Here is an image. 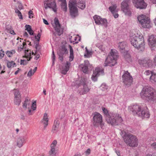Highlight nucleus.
<instances>
[{
    "label": "nucleus",
    "instance_id": "63",
    "mask_svg": "<svg viewBox=\"0 0 156 156\" xmlns=\"http://www.w3.org/2000/svg\"><path fill=\"white\" fill-rule=\"evenodd\" d=\"M15 12L17 13V14H18V13H20V12L19 11V10L18 9H16V10H15Z\"/></svg>",
    "mask_w": 156,
    "mask_h": 156
},
{
    "label": "nucleus",
    "instance_id": "39",
    "mask_svg": "<svg viewBox=\"0 0 156 156\" xmlns=\"http://www.w3.org/2000/svg\"><path fill=\"white\" fill-rule=\"evenodd\" d=\"M57 144V141L55 140H54L51 144V148H53L55 149V147Z\"/></svg>",
    "mask_w": 156,
    "mask_h": 156
},
{
    "label": "nucleus",
    "instance_id": "21",
    "mask_svg": "<svg viewBox=\"0 0 156 156\" xmlns=\"http://www.w3.org/2000/svg\"><path fill=\"white\" fill-rule=\"evenodd\" d=\"M91 65L90 64L88 60H85L84 64H82L80 66V67L82 71L84 73H86L88 71L89 67H91Z\"/></svg>",
    "mask_w": 156,
    "mask_h": 156
},
{
    "label": "nucleus",
    "instance_id": "1",
    "mask_svg": "<svg viewBox=\"0 0 156 156\" xmlns=\"http://www.w3.org/2000/svg\"><path fill=\"white\" fill-rule=\"evenodd\" d=\"M129 40L131 44L140 51L145 48V42L143 35L139 31L133 33L130 35Z\"/></svg>",
    "mask_w": 156,
    "mask_h": 156
},
{
    "label": "nucleus",
    "instance_id": "45",
    "mask_svg": "<svg viewBox=\"0 0 156 156\" xmlns=\"http://www.w3.org/2000/svg\"><path fill=\"white\" fill-rule=\"evenodd\" d=\"M35 38L37 40L39 41L40 40V39L41 37V34L40 33H38L37 36H35Z\"/></svg>",
    "mask_w": 156,
    "mask_h": 156
},
{
    "label": "nucleus",
    "instance_id": "8",
    "mask_svg": "<svg viewBox=\"0 0 156 156\" xmlns=\"http://www.w3.org/2000/svg\"><path fill=\"white\" fill-rule=\"evenodd\" d=\"M88 79L87 78H82L80 80H77L76 81V86L77 87H79L81 86H83V87L82 90L80 92V94H84L87 93L90 90L87 85Z\"/></svg>",
    "mask_w": 156,
    "mask_h": 156
},
{
    "label": "nucleus",
    "instance_id": "56",
    "mask_svg": "<svg viewBox=\"0 0 156 156\" xmlns=\"http://www.w3.org/2000/svg\"><path fill=\"white\" fill-rule=\"evenodd\" d=\"M9 32L11 34L14 35L15 34L14 33V32L13 30H10L9 31Z\"/></svg>",
    "mask_w": 156,
    "mask_h": 156
},
{
    "label": "nucleus",
    "instance_id": "55",
    "mask_svg": "<svg viewBox=\"0 0 156 156\" xmlns=\"http://www.w3.org/2000/svg\"><path fill=\"white\" fill-rule=\"evenodd\" d=\"M28 32L30 35H32L34 34V32L32 29L30 30L29 31H28Z\"/></svg>",
    "mask_w": 156,
    "mask_h": 156
},
{
    "label": "nucleus",
    "instance_id": "5",
    "mask_svg": "<svg viewBox=\"0 0 156 156\" xmlns=\"http://www.w3.org/2000/svg\"><path fill=\"white\" fill-rule=\"evenodd\" d=\"M141 98L148 101L156 100V91L151 87L144 88L140 93Z\"/></svg>",
    "mask_w": 156,
    "mask_h": 156
},
{
    "label": "nucleus",
    "instance_id": "57",
    "mask_svg": "<svg viewBox=\"0 0 156 156\" xmlns=\"http://www.w3.org/2000/svg\"><path fill=\"white\" fill-rule=\"evenodd\" d=\"M43 22L45 24L47 25L48 24V22L46 20H45L44 19H43Z\"/></svg>",
    "mask_w": 156,
    "mask_h": 156
},
{
    "label": "nucleus",
    "instance_id": "7",
    "mask_svg": "<svg viewBox=\"0 0 156 156\" xmlns=\"http://www.w3.org/2000/svg\"><path fill=\"white\" fill-rule=\"evenodd\" d=\"M123 138L124 142L129 146L133 147L137 146L138 140L136 136L131 134L126 133Z\"/></svg>",
    "mask_w": 156,
    "mask_h": 156
},
{
    "label": "nucleus",
    "instance_id": "15",
    "mask_svg": "<svg viewBox=\"0 0 156 156\" xmlns=\"http://www.w3.org/2000/svg\"><path fill=\"white\" fill-rule=\"evenodd\" d=\"M95 22L98 25H101L102 26L105 27H107L108 26L107 20L105 19H102L100 16L95 15L93 16Z\"/></svg>",
    "mask_w": 156,
    "mask_h": 156
},
{
    "label": "nucleus",
    "instance_id": "58",
    "mask_svg": "<svg viewBox=\"0 0 156 156\" xmlns=\"http://www.w3.org/2000/svg\"><path fill=\"white\" fill-rule=\"evenodd\" d=\"M23 36H24L26 37H28V35L27 33L26 32H24L23 33Z\"/></svg>",
    "mask_w": 156,
    "mask_h": 156
},
{
    "label": "nucleus",
    "instance_id": "60",
    "mask_svg": "<svg viewBox=\"0 0 156 156\" xmlns=\"http://www.w3.org/2000/svg\"><path fill=\"white\" fill-rule=\"evenodd\" d=\"M20 70V69L18 68L17 70H16L15 73V75H17L18 73L19 72V71Z\"/></svg>",
    "mask_w": 156,
    "mask_h": 156
},
{
    "label": "nucleus",
    "instance_id": "28",
    "mask_svg": "<svg viewBox=\"0 0 156 156\" xmlns=\"http://www.w3.org/2000/svg\"><path fill=\"white\" fill-rule=\"evenodd\" d=\"M61 2V8L63 11L66 12L67 10V4L66 0H59Z\"/></svg>",
    "mask_w": 156,
    "mask_h": 156
},
{
    "label": "nucleus",
    "instance_id": "40",
    "mask_svg": "<svg viewBox=\"0 0 156 156\" xmlns=\"http://www.w3.org/2000/svg\"><path fill=\"white\" fill-rule=\"evenodd\" d=\"M31 58V57H30L29 59L27 60H21L20 61V64L25 65H26L29 61L30 60Z\"/></svg>",
    "mask_w": 156,
    "mask_h": 156
},
{
    "label": "nucleus",
    "instance_id": "50",
    "mask_svg": "<svg viewBox=\"0 0 156 156\" xmlns=\"http://www.w3.org/2000/svg\"><path fill=\"white\" fill-rule=\"evenodd\" d=\"M98 48L102 51H104L105 50V48L102 45H101L100 46H98Z\"/></svg>",
    "mask_w": 156,
    "mask_h": 156
},
{
    "label": "nucleus",
    "instance_id": "14",
    "mask_svg": "<svg viewBox=\"0 0 156 156\" xmlns=\"http://www.w3.org/2000/svg\"><path fill=\"white\" fill-rule=\"evenodd\" d=\"M123 82L126 86H129L133 82V78L127 71H125L122 76Z\"/></svg>",
    "mask_w": 156,
    "mask_h": 156
},
{
    "label": "nucleus",
    "instance_id": "27",
    "mask_svg": "<svg viewBox=\"0 0 156 156\" xmlns=\"http://www.w3.org/2000/svg\"><path fill=\"white\" fill-rule=\"evenodd\" d=\"M67 53V49L65 46L64 45L62 46L59 50L57 51V53H59L63 55L66 54Z\"/></svg>",
    "mask_w": 156,
    "mask_h": 156
},
{
    "label": "nucleus",
    "instance_id": "29",
    "mask_svg": "<svg viewBox=\"0 0 156 156\" xmlns=\"http://www.w3.org/2000/svg\"><path fill=\"white\" fill-rule=\"evenodd\" d=\"M109 10L112 13L114 12H117L118 11L117 9V6L116 4H113L112 6L109 7Z\"/></svg>",
    "mask_w": 156,
    "mask_h": 156
},
{
    "label": "nucleus",
    "instance_id": "52",
    "mask_svg": "<svg viewBox=\"0 0 156 156\" xmlns=\"http://www.w3.org/2000/svg\"><path fill=\"white\" fill-rule=\"evenodd\" d=\"M90 153V149L89 148L87 149L85 152V153L86 155H89Z\"/></svg>",
    "mask_w": 156,
    "mask_h": 156
},
{
    "label": "nucleus",
    "instance_id": "37",
    "mask_svg": "<svg viewBox=\"0 0 156 156\" xmlns=\"http://www.w3.org/2000/svg\"><path fill=\"white\" fill-rule=\"evenodd\" d=\"M56 152L55 149L53 148H51L49 152V154L50 156H57Z\"/></svg>",
    "mask_w": 156,
    "mask_h": 156
},
{
    "label": "nucleus",
    "instance_id": "2",
    "mask_svg": "<svg viewBox=\"0 0 156 156\" xmlns=\"http://www.w3.org/2000/svg\"><path fill=\"white\" fill-rule=\"evenodd\" d=\"M128 110L133 114L136 115L142 118H148L150 116L149 111L147 108H144L141 104H134L128 107Z\"/></svg>",
    "mask_w": 156,
    "mask_h": 156
},
{
    "label": "nucleus",
    "instance_id": "51",
    "mask_svg": "<svg viewBox=\"0 0 156 156\" xmlns=\"http://www.w3.org/2000/svg\"><path fill=\"white\" fill-rule=\"evenodd\" d=\"M112 13V14L113 16L115 18H117L119 16L117 12H114V13Z\"/></svg>",
    "mask_w": 156,
    "mask_h": 156
},
{
    "label": "nucleus",
    "instance_id": "35",
    "mask_svg": "<svg viewBox=\"0 0 156 156\" xmlns=\"http://www.w3.org/2000/svg\"><path fill=\"white\" fill-rule=\"evenodd\" d=\"M21 97H14V103L16 105H19L21 103Z\"/></svg>",
    "mask_w": 156,
    "mask_h": 156
},
{
    "label": "nucleus",
    "instance_id": "4",
    "mask_svg": "<svg viewBox=\"0 0 156 156\" xmlns=\"http://www.w3.org/2000/svg\"><path fill=\"white\" fill-rule=\"evenodd\" d=\"M103 113L105 115V118L108 123L112 125H118L122 121L121 116L117 113H108L107 110L104 107L102 108Z\"/></svg>",
    "mask_w": 156,
    "mask_h": 156
},
{
    "label": "nucleus",
    "instance_id": "38",
    "mask_svg": "<svg viewBox=\"0 0 156 156\" xmlns=\"http://www.w3.org/2000/svg\"><path fill=\"white\" fill-rule=\"evenodd\" d=\"M126 45L125 42H120L118 44V48L120 50H123L125 48Z\"/></svg>",
    "mask_w": 156,
    "mask_h": 156
},
{
    "label": "nucleus",
    "instance_id": "48",
    "mask_svg": "<svg viewBox=\"0 0 156 156\" xmlns=\"http://www.w3.org/2000/svg\"><path fill=\"white\" fill-rule=\"evenodd\" d=\"M4 51L1 50L0 51V58H1L3 57L4 54Z\"/></svg>",
    "mask_w": 156,
    "mask_h": 156
},
{
    "label": "nucleus",
    "instance_id": "10",
    "mask_svg": "<svg viewBox=\"0 0 156 156\" xmlns=\"http://www.w3.org/2000/svg\"><path fill=\"white\" fill-rule=\"evenodd\" d=\"M44 8L45 10L50 9L55 13L57 11V7L55 0H44Z\"/></svg>",
    "mask_w": 156,
    "mask_h": 156
},
{
    "label": "nucleus",
    "instance_id": "18",
    "mask_svg": "<svg viewBox=\"0 0 156 156\" xmlns=\"http://www.w3.org/2000/svg\"><path fill=\"white\" fill-rule=\"evenodd\" d=\"M103 73V70L101 67L96 68L94 71L91 77L92 80L94 81H96L97 80L98 77L99 75L102 74Z\"/></svg>",
    "mask_w": 156,
    "mask_h": 156
},
{
    "label": "nucleus",
    "instance_id": "33",
    "mask_svg": "<svg viewBox=\"0 0 156 156\" xmlns=\"http://www.w3.org/2000/svg\"><path fill=\"white\" fill-rule=\"evenodd\" d=\"M108 86L105 83H102L100 87V89L103 91L106 92L108 89Z\"/></svg>",
    "mask_w": 156,
    "mask_h": 156
},
{
    "label": "nucleus",
    "instance_id": "54",
    "mask_svg": "<svg viewBox=\"0 0 156 156\" xmlns=\"http://www.w3.org/2000/svg\"><path fill=\"white\" fill-rule=\"evenodd\" d=\"M18 14V16H19V17L20 19H23V16H22V14L21 13V12L20 13H19L18 14Z\"/></svg>",
    "mask_w": 156,
    "mask_h": 156
},
{
    "label": "nucleus",
    "instance_id": "36",
    "mask_svg": "<svg viewBox=\"0 0 156 156\" xmlns=\"http://www.w3.org/2000/svg\"><path fill=\"white\" fill-rule=\"evenodd\" d=\"M16 53L15 50H12L11 51H6V54L7 56L9 57H12V55Z\"/></svg>",
    "mask_w": 156,
    "mask_h": 156
},
{
    "label": "nucleus",
    "instance_id": "30",
    "mask_svg": "<svg viewBox=\"0 0 156 156\" xmlns=\"http://www.w3.org/2000/svg\"><path fill=\"white\" fill-rule=\"evenodd\" d=\"M150 81L152 83H156V73H152L150 77Z\"/></svg>",
    "mask_w": 156,
    "mask_h": 156
},
{
    "label": "nucleus",
    "instance_id": "25",
    "mask_svg": "<svg viewBox=\"0 0 156 156\" xmlns=\"http://www.w3.org/2000/svg\"><path fill=\"white\" fill-rule=\"evenodd\" d=\"M18 45V49L19 51H21L23 48L26 45V43L22 39V40H20L17 43Z\"/></svg>",
    "mask_w": 156,
    "mask_h": 156
},
{
    "label": "nucleus",
    "instance_id": "9",
    "mask_svg": "<svg viewBox=\"0 0 156 156\" xmlns=\"http://www.w3.org/2000/svg\"><path fill=\"white\" fill-rule=\"evenodd\" d=\"M138 23L144 28H149L151 27L150 19L145 15L141 14L137 17Z\"/></svg>",
    "mask_w": 156,
    "mask_h": 156
},
{
    "label": "nucleus",
    "instance_id": "34",
    "mask_svg": "<svg viewBox=\"0 0 156 156\" xmlns=\"http://www.w3.org/2000/svg\"><path fill=\"white\" fill-rule=\"evenodd\" d=\"M7 66L8 68H11L16 66V64L12 61H8L7 62Z\"/></svg>",
    "mask_w": 156,
    "mask_h": 156
},
{
    "label": "nucleus",
    "instance_id": "11",
    "mask_svg": "<svg viewBox=\"0 0 156 156\" xmlns=\"http://www.w3.org/2000/svg\"><path fill=\"white\" fill-rule=\"evenodd\" d=\"M130 3V0H124L121 3V10L125 15L130 16L131 15V12L129 6Z\"/></svg>",
    "mask_w": 156,
    "mask_h": 156
},
{
    "label": "nucleus",
    "instance_id": "64",
    "mask_svg": "<svg viewBox=\"0 0 156 156\" xmlns=\"http://www.w3.org/2000/svg\"><path fill=\"white\" fill-rule=\"evenodd\" d=\"M150 1L154 4L156 3V0H150Z\"/></svg>",
    "mask_w": 156,
    "mask_h": 156
},
{
    "label": "nucleus",
    "instance_id": "13",
    "mask_svg": "<svg viewBox=\"0 0 156 156\" xmlns=\"http://www.w3.org/2000/svg\"><path fill=\"white\" fill-rule=\"evenodd\" d=\"M30 101L27 99H26L23 103V106L25 109L27 108L28 109L29 114L31 115L33 114V111L35 110L36 109V102L34 101L33 102L31 105H30Z\"/></svg>",
    "mask_w": 156,
    "mask_h": 156
},
{
    "label": "nucleus",
    "instance_id": "31",
    "mask_svg": "<svg viewBox=\"0 0 156 156\" xmlns=\"http://www.w3.org/2000/svg\"><path fill=\"white\" fill-rule=\"evenodd\" d=\"M37 69V67H35L33 70L32 69H30L27 74V76L28 77H30L34 75V73L36 71Z\"/></svg>",
    "mask_w": 156,
    "mask_h": 156
},
{
    "label": "nucleus",
    "instance_id": "17",
    "mask_svg": "<svg viewBox=\"0 0 156 156\" xmlns=\"http://www.w3.org/2000/svg\"><path fill=\"white\" fill-rule=\"evenodd\" d=\"M148 44L152 51L156 50V36L151 35L148 39Z\"/></svg>",
    "mask_w": 156,
    "mask_h": 156
},
{
    "label": "nucleus",
    "instance_id": "20",
    "mask_svg": "<svg viewBox=\"0 0 156 156\" xmlns=\"http://www.w3.org/2000/svg\"><path fill=\"white\" fill-rule=\"evenodd\" d=\"M138 62L141 66L146 67H149L152 64L151 60L148 58L140 59L138 60Z\"/></svg>",
    "mask_w": 156,
    "mask_h": 156
},
{
    "label": "nucleus",
    "instance_id": "3",
    "mask_svg": "<svg viewBox=\"0 0 156 156\" xmlns=\"http://www.w3.org/2000/svg\"><path fill=\"white\" fill-rule=\"evenodd\" d=\"M81 9H84L86 7L85 1L84 0H70L69 2V7L70 14L73 17L78 15V10L76 6Z\"/></svg>",
    "mask_w": 156,
    "mask_h": 156
},
{
    "label": "nucleus",
    "instance_id": "49",
    "mask_svg": "<svg viewBox=\"0 0 156 156\" xmlns=\"http://www.w3.org/2000/svg\"><path fill=\"white\" fill-rule=\"evenodd\" d=\"M59 56V58L60 60L62 61L63 59V55L60 54L59 53H57Z\"/></svg>",
    "mask_w": 156,
    "mask_h": 156
},
{
    "label": "nucleus",
    "instance_id": "59",
    "mask_svg": "<svg viewBox=\"0 0 156 156\" xmlns=\"http://www.w3.org/2000/svg\"><path fill=\"white\" fill-rule=\"evenodd\" d=\"M40 57V55L39 54L36 55L35 57V59L36 60H37Z\"/></svg>",
    "mask_w": 156,
    "mask_h": 156
},
{
    "label": "nucleus",
    "instance_id": "53",
    "mask_svg": "<svg viewBox=\"0 0 156 156\" xmlns=\"http://www.w3.org/2000/svg\"><path fill=\"white\" fill-rule=\"evenodd\" d=\"M18 8L20 10L23 9V6L21 3H19Z\"/></svg>",
    "mask_w": 156,
    "mask_h": 156
},
{
    "label": "nucleus",
    "instance_id": "23",
    "mask_svg": "<svg viewBox=\"0 0 156 156\" xmlns=\"http://www.w3.org/2000/svg\"><path fill=\"white\" fill-rule=\"evenodd\" d=\"M41 121L44 126V128L45 129L48 125V114L47 113H44Z\"/></svg>",
    "mask_w": 156,
    "mask_h": 156
},
{
    "label": "nucleus",
    "instance_id": "61",
    "mask_svg": "<svg viewBox=\"0 0 156 156\" xmlns=\"http://www.w3.org/2000/svg\"><path fill=\"white\" fill-rule=\"evenodd\" d=\"M154 63L155 65L156 66V55H155L154 59Z\"/></svg>",
    "mask_w": 156,
    "mask_h": 156
},
{
    "label": "nucleus",
    "instance_id": "32",
    "mask_svg": "<svg viewBox=\"0 0 156 156\" xmlns=\"http://www.w3.org/2000/svg\"><path fill=\"white\" fill-rule=\"evenodd\" d=\"M70 49V55L69 57V60L70 61H72L74 58L73 50L72 47L70 46H69Z\"/></svg>",
    "mask_w": 156,
    "mask_h": 156
},
{
    "label": "nucleus",
    "instance_id": "41",
    "mask_svg": "<svg viewBox=\"0 0 156 156\" xmlns=\"http://www.w3.org/2000/svg\"><path fill=\"white\" fill-rule=\"evenodd\" d=\"M14 97H21L20 93L18 90L16 89L14 90Z\"/></svg>",
    "mask_w": 156,
    "mask_h": 156
},
{
    "label": "nucleus",
    "instance_id": "12",
    "mask_svg": "<svg viewBox=\"0 0 156 156\" xmlns=\"http://www.w3.org/2000/svg\"><path fill=\"white\" fill-rule=\"evenodd\" d=\"M94 115L93 125L95 126H98L100 125L101 127L102 128L104 124L102 123V118L101 115L97 112H95Z\"/></svg>",
    "mask_w": 156,
    "mask_h": 156
},
{
    "label": "nucleus",
    "instance_id": "19",
    "mask_svg": "<svg viewBox=\"0 0 156 156\" xmlns=\"http://www.w3.org/2000/svg\"><path fill=\"white\" fill-rule=\"evenodd\" d=\"M55 25L54 28L55 31L58 33V34L60 36L63 33V29L61 27L60 25L59 24L58 20L57 18L54 19Z\"/></svg>",
    "mask_w": 156,
    "mask_h": 156
},
{
    "label": "nucleus",
    "instance_id": "43",
    "mask_svg": "<svg viewBox=\"0 0 156 156\" xmlns=\"http://www.w3.org/2000/svg\"><path fill=\"white\" fill-rule=\"evenodd\" d=\"M25 27L26 28V30H27V31H29L30 30L32 29L31 26L29 25H26L25 26Z\"/></svg>",
    "mask_w": 156,
    "mask_h": 156
},
{
    "label": "nucleus",
    "instance_id": "24",
    "mask_svg": "<svg viewBox=\"0 0 156 156\" xmlns=\"http://www.w3.org/2000/svg\"><path fill=\"white\" fill-rule=\"evenodd\" d=\"M59 122L58 120H55L52 129V132L55 133L57 132L59 129Z\"/></svg>",
    "mask_w": 156,
    "mask_h": 156
},
{
    "label": "nucleus",
    "instance_id": "16",
    "mask_svg": "<svg viewBox=\"0 0 156 156\" xmlns=\"http://www.w3.org/2000/svg\"><path fill=\"white\" fill-rule=\"evenodd\" d=\"M133 3L137 8L145 9L147 6V4L144 0H132Z\"/></svg>",
    "mask_w": 156,
    "mask_h": 156
},
{
    "label": "nucleus",
    "instance_id": "6",
    "mask_svg": "<svg viewBox=\"0 0 156 156\" xmlns=\"http://www.w3.org/2000/svg\"><path fill=\"white\" fill-rule=\"evenodd\" d=\"M118 57L117 51L115 49H112L110 55L107 57L105 62V66H113L116 63V60Z\"/></svg>",
    "mask_w": 156,
    "mask_h": 156
},
{
    "label": "nucleus",
    "instance_id": "26",
    "mask_svg": "<svg viewBox=\"0 0 156 156\" xmlns=\"http://www.w3.org/2000/svg\"><path fill=\"white\" fill-rule=\"evenodd\" d=\"M25 141V139L23 136L19 137L17 141V145L19 147H20L23 146V143Z\"/></svg>",
    "mask_w": 156,
    "mask_h": 156
},
{
    "label": "nucleus",
    "instance_id": "44",
    "mask_svg": "<svg viewBox=\"0 0 156 156\" xmlns=\"http://www.w3.org/2000/svg\"><path fill=\"white\" fill-rule=\"evenodd\" d=\"M29 17L31 18L33 17L34 14L31 10H30L28 12Z\"/></svg>",
    "mask_w": 156,
    "mask_h": 156
},
{
    "label": "nucleus",
    "instance_id": "22",
    "mask_svg": "<svg viewBox=\"0 0 156 156\" xmlns=\"http://www.w3.org/2000/svg\"><path fill=\"white\" fill-rule=\"evenodd\" d=\"M71 63L69 62H67L62 67L61 70V72L62 74H66L69 69V67Z\"/></svg>",
    "mask_w": 156,
    "mask_h": 156
},
{
    "label": "nucleus",
    "instance_id": "47",
    "mask_svg": "<svg viewBox=\"0 0 156 156\" xmlns=\"http://www.w3.org/2000/svg\"><path fill=\"white\" fill-rule=\"evenodd\" d=\"M152 73H154L153 72H151V71H150L149 70H147L145 72V74L146 75H149L150 74H151H151Z\"/></svg>",
    "mask_w": 156,
    "mask_h": 156
},
{
    "label": "nucleus",
    "instance_id": "46",
    "mask_svg": "<svg viewBox=\"0 0 156 156\" xmlns=\"http://www.w3.org/2000/svg\"><path fill=\"white\" fill-rule=\"evenodd\" d=\"M152 148L156 150V143L154 142L151 145Z\"/></svg>",
    "mask_w": 156,
    "mask_h": 156
},
{
    "label": "nucleus",
    "instance_id": "42",
    "mask_svg": "<svg viewBox=\"0 0 156 156\" xmlns=\"http://www.w3.org/2000/svg\"><path fill=\"white\" fill-rule=\"evenodd\" d=\"M51 58L52 60V65L54 64V61H55V55L54 52L53 50H52V53L51 55Z\"/></svg>",
    "mask_w": 156,
    "mask_h": 156
},
{
    "label": "nucleus",
    "instance_id": "62",
    "mask_svg": "<svg viewBox=\"0 0 156 156\" xmlns=\"http://www.w3.org/2000/svg\"><path fill=\"white\" fill-rule=\"evenodd\" d=\"M115 152L116 153L117 155L118 156H120V152L119 151H115Z\"/></svg>",
    "mask_w": 156,
    "mask_h": 156
}]
</instances>
